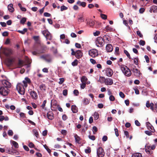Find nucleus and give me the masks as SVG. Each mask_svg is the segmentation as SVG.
Listing matches in <instances>:
<instances>
[{
    "label": "nucleus",
    "mask_w": 157,
    "mask_h": 157,
    "mask_svg": "<svg viewBox=\"0 0 157 157\" xmlns=\"http://www.w3.org/2000/svg\"><path fill=\"white\" fill-rule=\"evenodd\" d=\"M43 34L45 36L47 40H51L52 39L51 35L47 30H44L42 32Z\"/></svg>",
    "instance_id": "nucleus-9"
},
{
    "label": "nucleus",
    "mask_w": 157,
    "mask_h": 157,
    "mask_svg": "<svg viewBox=\"0 0 157 157\" xmlns=\"http://www.w3.org/2000/svg\"><path fill=\"white\" fill-rule=\"evenodd\" d=\"M31 97L33 99L36 100L37 98V95L36 92L34 91H31L30 92Z\"/></svg>",
    "instance_id": "nucleus-12"
},
{
    "label": "nucleus",
    "mask_w": 157,
    "mask_h": 157,
    "mask_svg": "<svg viewBox=\"0 0 157 157\" xmlns=\"http://www.w3.org/2000/svg\"><path fill=\"white\" fill-rule=\"evenodd\" d=\"M84 18L82 17H80L78 18V21L80 23L84 21Z\"/></svg>",
    "instance_id": "nucleus-36"
},
{
    "label": "nucleus",
    "mask_w": 157,
    "mask_h": 157,
    "mask_svg": "<svg viewBox=\"0 0 157 157\" xmlns=\"http://www.w3.org/2000/svg\"><path fill=\"white\" fill-rule=\"evenodd\" d=\"M8 88L4 86L1 87L0 88V94L3 96H6L8 93Z\"/></svg>",
    "instance_id": "nucleus-7"
},
{
    "label": "nucleus",
    "mask_w": 157,
    "mask_h": 157,
    "mask_svg": "<svg viewBox=\"0 0 157 157\" xmlns=\"http://www.w3.org/2000/svg\"><path fill=\"white\" fill-rule=\"evenodd\" d=\"M78 63V60L76 59L72 63V65L73 66H76L77 65Z\"/></svg>",
    "instance_id": "nucleus-38"
},
{
    "label": "nucleus",
    "mask_w": 157,
    "mask_h": 157,
    "mask_svg": "<svg viewBox=\"0 0 157 157\" xmlns=\"http://www.w3.org/2000/svg\"><path fill=\"white\" fill-rule=\"evenodd\" d=\"M104 40L101 37H98L96 39L95 43L96 45L98 47L102 46L104 44Z\"/></svg>",
    "instance_id": "nucleus-4"
},
{
    "label": "nucleus",
    "mask_w": 157,
    "mask_h": 157,
    "mask_svg": "<svg viewBox=\"0 0 157 157\" xmlns=\"http://www.w3.org/2000/svg\"><path fill=\"white\" fill-rule=\"evenodd\" d=\"M26 19L24 17L22 18L20 21V23L23 24H24L25 22L26 21Z\"/></svg>",
    "instance_id": "nucleus-47"
},
{
    "label": "nucleus",
    "mask_w": 157,
    "mask_h": 157,
    "mask_svg": "<svg viewBox=\"0 0 157 157\" xmlns=\"http://www.w3.org/2000/svg\"><path fill=\"white\" fill-rule=\"evenodd\" d=\"M93 116H94V119L95 120H97L99 118V114L96 112H95L94 113Z\"/></svg>",
    "instance_id": "nucleus-35"
},
{
    "label": "nucleus",
    "mask_w": 157,
    "mask_h": 157,
    "mask_svg": "<svg viewBox=\"0 0 157 157\" xmlns=\"http://www.w3.org/2000/svg\"><path fill=\"white\" fill-rule=\"evenodd\" d=\"M145 9L143 8H140L139 10V13H142L144 11Z\"/></svg>",
    "instance_id": "nucleus-64"
},
{
    "label": "nucleus",
    "mask_w": 157,
    "mask_h": 157,
    "mask_svg": "<svg viewBox=\"0 0 157 157\" xmlns=\"http://www.w3.org/2000/svg\"><path fill=\"white\" fill-rule=\"evenodd\" d=\"M109 99L110 101H113L115 100V98L113 95H110L109 97Z\"/></svg>",
    "instance_id": "nucleus-60"
},
{
    "label": "nucleus",
    "mask_w": 157,
    "mask_h": 157,
    "mask_svg": "<svg viewBox=\"0 0 157 157\" xmlns=\"http://www.w3.org/2000/svg\"><path fill=\"white\" fill-rule=\"evenodd\" d=\"M63 95L64 96H66L67 94V90L66 89H65L63 90Z\"/></svg>",
    "instance_id": "nucleus-55"
},
{
    "label": "nucleus",
    "mask_w": 157,
    "mask_h": 157,
    "mask_svg": "<svg viewBox=\"0 0 157 157\" xmlns=\"http://www.w3.org/2000/svg\"><path fill=\"white\" fill-rule=\"evenodd\" d=\"M75 142L78 143H79V142L80 140V138L77 134H75L74 136Z\"/></svg>",
    "instance_id": "nucleus-32"
},
{
    "label": "nucleus",
    "mask_w": 157,
    "mask_h": 157,
    "mask_svg": "<svg viewBox=\"0 0 157 157\" xmlns=\"http://www.w3.org/2000/svg\"><path fill=\"white\" fill-rule=\"evenodd\" d=\"M31 82V80L28 77H26L25 79L23 81V83L25 88H26L28 86V84H30Z\"/></svg>",
    "instance_id": "nucleus-10"
},
{
    "label": "nucleus",
    "mask_w": 157,
    "mask_h": 157,
    "mask_svg": "<svg viewBox=\"0 0 157 157\" xmlns=\"http://www.w3.org/2000/svg\"><path fill=\"white\" fill-rule=\"evenodd\" d=\"M134 63L135 64L137 65L138 64V59L136 58H134Z\"/></svg>",
    "instance_id": "nucleus-56"
},
{
    "label": "nucleus",
    "mask_w": 157,
    "mask_h": 157,
    "mask_svg": "<svg viewBox=\"0 0 157 157\" xmlns=\"http://www.w3.org/2000/svg\"><path fill=\"white\" fill-rule=\"evenodd\" d=\"M105 78L103 77L100 76L99 77V79L98 80V81L100 82V83H105Z\"/></svg>",
    "instance_id": "nucleus-31"
},
{
    "label": "nucleus",
    "mask_w": 157,
    "mask_h": 157,
    "mask_svg": "<svg viewBox=\"0 0 157 157\" xmlns=\"http://www.w3.org/2000/svg\"><path fill=\"white\" fill-rule=\"evenodd\" d=\"M47 116L48 118L50 120H52L53 118V113L52 112H49L47 114Z\"/></svg>",
    "instance_id": "nucleus-21"
},
{
    "label": "nucleus",
    "mask_w": 157,
    "mask_h": 157,
    "mask_svg": "<svg viewBox=\"0 0 157 157\" xmlns=\"http://www.w3.org/2000/svg\"><path fill=\"white\" fill-rule=\"evenodd\" d=\"M139 44L140 45L144 46L145 44V41L142 40H140L139 42Z\"/></svg>",
    "instance_id": "nucleus-53"
},
{
    "label": "nucleus",
    "mask_w": 157,
    "mask_h": 157,
    "mask_svg": "<svg viewBox=\"0 0 157 157\" xmlns=\"http://www.w3.org/2000/svg\"><path fill=\"white\" fill-rule=\"evenodd\" d=\"M33 132L34 134V135H35V136L37 137L38 136V133L37 130L36 129H33Z\"/></svg>",
    "instance_id": "nucleus-39"
},
{
    "label": "nucleus",
    "mask_w": 157,
    "mask_h": 157,
    "mask_svg": "<svg viewBox=\"0 0 157 157\" xmlns=\"http://www.w3.org/2000/svg\"><path fill=\"white\" fill-rule=\"evenodd\" d=\"M2 84L4 87H6L7 88L10 87L11 86V84L8 81L6 80H4L2 81Z\"/></svg>",
    "instance_id": "nucleus-14"
},
{
    "label": "nucleus",
    "mask_w": 157,
    "mask_h": 157,
    "mask_svg": "<svg viewBox=\"0 0 157 157\" xmlns=\"http://www.w3.org/2000/svg\"><path fill=\"white\" fill-rule=\"evenodd\" d=\"M44 147L49 153L51 152L50 149L48 148V147L46 144L44 145Z\"/></svg>",
    "instance_id": "nucleus-46"
},
{
    "label": "nucleus",
    "mask_w": 157,
    "mask_h": 157,
    "mask_svg": "<svg viewBox=\"0 0 157 157\" xmlns=\"http://www.w3.org/2000/svg\"><path fill=\"white\" fill-rule=\"evenodd\" d=\"M10 142L13 144L14 147L16 148H18L19 147L18 144L14 141L11 140Z\"/></svg>",
    "instance_id": "nucleus-28"
},
{
    "label": "nucleus",
    "mask_w": 157,
    "mask_h": 157,
    "mask_svg": "<svg viewBox=\"0 0 157 157\" xmlns=\"http://www.w3.org/2000/svg\"><path fill=\"white\" fill-rule=\"evenodd\" d=\"M146 125L147 128L148 130H149L150 131H153V127L151 126V124H150L149 122H147Z\"/></svg>",
    "instance_id": "nucleus-27"
},
{
    "label": "nucleus",
    "mask_w": 157,
    "mask_h": 157,
    "mask_svg": "<svg viewBox=\"0 0 157 157\" xmlns=\"http://www.w3.org/2000/svg\"><path fill=\"white\" fill-rule=\"evenodd\" d=\"M105 83L107 85H111L113 83V80L111 78H106L105 80Z\"/></svg>",
    "instance_id": "nucleus-11"
},
{
    "label": "nucleus",
    "mask_w": 157,
    "mask_h": 157,
    "mask_svg": "<svg viewBox=\"0 0 157 157\" xmlns=\"http://www.w3.org/2000/svg\"><path fill=\"white\" fill-rule=\"evenodd\" d=\"M137 34L140 37H143L142 34L139 31H137L136 32Z\"/></svg>",
    "instance_id": "nucleus-62"
},
{
    "label": "nucleus",
    "mask_w": 157,
    "mask_h": 157,
    "mask_svg": "<svg viewBox=\"0 0 157 157\" xmlns=\"http://www.w3.org/2000/svg\"><path fill=\"white\" fill-rule=\"evenodd\" d=\"M106 49L107 52H111L113 50V48L112 45L110 44H107L106 47Z\"/></svg>",
    "instance_id": "nucleus-18"
},
{
    "label": "nucleus",
    "mask_w": 157,
    "mask_h": 157,
    "mask_svg": "<svg viewBox=\"0 0 157 157\" xmlns=\"http://www.w3.org/2000/svg\"><path fill=\"white\" fill-rule=\"evenodd\" d=\"M59 84H62L64 81V78H61L59 79Z\"/></svg>",
    "instance_id": "nucleus-45"
},
{
    "label": "nucleus",
    "mask_w": 157,
    "mask_h": 157,
    "mask_svg": "<svg viewBox=\"0 0 157 157\" xmlns=\"http://www.w3.org/2000/svg\"><path fill=\"white\" fill-rule=\"evenodd\" d=\"M88 137L90 139L92 140H94L95 139V137L94 136L89 135Z\"/></svg>",
    "instance_id": "nucleus-52"
},
{
    "label": "nucleus",
    "mask_w": 157,
    "mask_h": 157,
    "mask_svg": "<svg viewBox=\"0 0 157 157\" xmlns=\"http://www.w3.org/2000/svg\"><path fill=\"white\" fill-rule=\"evenodd\" d=\"M87 24L90 27H93L94 25V22L93 21L90 20L87 22Z\"/></svg>",
    "instance_id": "nucleus-29"
},
{
    "label": "nucleus",
    "mask_w": 157,
    "mask_h": 157,
    "mask_svg": "<svg viewBox=\"0 0 157 157\" xmlns=\"http://www.w3.org/2000/svg\"><path fill=\"white\" fill-rule=\"evenodd\" d=\"M86 83H82L80 84V85L81 88L82 89H84L86 87Z\"/></svg>",
    "instance_id": "nucleus-51"
},
{
    "label": "nucleus",
    "mask_w": 157,
    "mask_h": 157,
    "mask_svg": "<svg viewBox=\"0 0 157 157\" xmlns=\"http://www.w3.org/2000/svg\"><path fill=\"white\" fill-rule=\"evenodd\" d=\"M89 54L92 57L95 58L98 56V51L96 49H92L89 51Z\"/></svg>",
    "instance_id": "nucleus-6"
},
{
    "label": "nucleus",
    "mask_w": 157,
    "mask_h": 157,
    "mask_svg": "<svg viewBox=\"0 0 157 157\" xmlns=\"http://www.w3.org/2000/svg\"><path fill=\"white\" fill-rule=\"evenodd\" d=\"M83 102L85 105H87L89 103V101L87 98H85L83 101Z\"/></svg>",
    "instance_id": "nucleus-49"
},
{
    "label": "nucleus",
    "mask_w": 157,
    "mask_h": 157,
    "mask_svg": "<svg viewBox=\"0 0 157 157\" xmlns=\"http://www.w3.org/2000/svg\"><path fill=\"white\" fill-rule=\"evenodd\" d=\"M92 130L93 133L95 134V132H96L98 131V128L96 126H93L92 128Z\"/></svg>",
    "instance_id": "nucleus-44"
},
{
    "label": "nucleus",
    "mask_w": 157,
    "mask_h": 157,
    "mask_svg": "<svg viewBox=\"0 0 157 157\" xmlns=\"http://www.w3.org/2000/svg\"><path fill=\"white\" fill-rule=\"evenodd\" d=\"M144 58L147 63H149L150 62L148 56L147 55L144 56Z\"/></svg>",
    "instance_id": "nucleus-50"
},
{
    "label": "nucleus",
    "mask_w": 157,
    "mask_h": 157,
    "mask_svg": "<svg viewBox=\"0 0 157 157\" xmlns=\"http://www.w3.org/2000/svg\"><path fill=\"white\" fill-rule=\"evenodd\" d=\"M34 40L36 41H38L39 40V36H35L33 37Z\"/></svg>",
    "instance_id": "nucleus-63"
},
{
    "label": "nucleus",
    "mask_w": 157,
    "mask_h": 157,
    "mask_svg": "<svg viewBox=\"0 0 157 157\" xmlns=\"http://www.w3.org/2000/svg\"><path fill=\"white\" fill-rule=\"evenodd\" d=\"M124 52L129 59H131V57H130L129 54L127 50H124Z\"/></svg>",
    "instance_id": "nucleus-40"
},
{
    "label": "nucleus",
    "mask_w": 157,
    "mask_h": 157,
    "mask_svg": "<svg viewBox=\"0 0 157 157\" xmlns=\"http://www.w3.org/2000/svg\"><path fill=\"white\" fill-rule=\"evenodd\" d=\"M77 4L84 7L86 6V3L85 2H81L80 1H78L77 2Z\"/></svg>",
    "instance_id": "nucleus-23"
},
{
    "label": "nucleus",
    "mask_w": 157,
    "mask_h": 157,
    "mask_svg": "<svg viewBox=\"0 0 157 157\" xmlns=\"http://www.w3.org/2000/svg\"><path fill=\"white\" fill-rule=\"evenodd\" d=\"M25 88L24 86L21 83H19L17 85V89L19 94L23 95L25 93Z\"/></svg>",
    "instance_id": "nucleus-2"
},
{
    "label": "nucleus",
    "mask_w": 157,
    "mask_h": 157,
    "mask_svg": "<svg viewBox=\"0 0 157 157\" xmlns=\"http://www.w3.org/2000/svg\"><path fill=\"white\" fill-rule=\"evenodd\" d=\"M82 56V53L80 50H78L76 52V57L78 58L79 59L81 58Z\"/></svg>",
    "instance_id": "nucleus-15"
},
{
    "label": "nucleus",
    "mask_w": 157,
    "mask_h": 157,
    "mask_svg": "<svg viewBox=\"0 0 157 157\" xmlns=\"http://www.w3.org/2000/svg\"><path fill=\"white\" fill-rule=\"evenodd\" d=\"M132 157H142V155L140 153H136L133 154Z\"/></svg>",
    "instance_id": "nucleus-30"
},
{
    "label": "nucleus",
    "mask_w": 157,
    "mask_h": 157,
    "mask_svg": "<svg viewBox=\"0 0 157 157\" xmlns=\"http://www.w3.org/2000/svg\"><path fill=\"white\" fill-rule=\"evenodd\" d=\"M39 88L40 90L44 92L46 90V87L45 84H42L39 86Z\"/></svg>",
    "instance_id": "nucleus-22"
},
{
    "label": "nucleus",
    "mask_w": 157,
    "mask_h": 157,
    "mask_svg": "<svg viewBox=\"0 0 157 157\" xmlns=\"http://www.w3.org/2000/svg\"><path fill=\"white\" fill-rule=\"evenodd\" d=\"M149 12L150 13L153 12L154 13L157 12V6H151L150 8Z\"/></svg>",
    "instance_id": "nucleus-17"
},
{
    "label": "nucleus",
    "mask_w": 157,
    "mask_h": 157,
    "mask_svg": "<svg viewBox=\"0 0 157 157\" xmlns=\"http://www.w3.org/2000/svg\"><path fill=\"white\" fill-rule=\"evenodd\" d=\"M1 52L7 56H9L13 53L12 50L8 48H2L1 49Z\"/></svg>",
    "instance_id": "nucleus-3"
},
{
    "label": "nucleus",
    "mask_w": 157,
    "mask_h": 157,
    "mask_svg": "<svg viewBox=\"0 0 157 157\" xmlns=\"http://www.w3.org/2000/svg\"><path fill=\"white\" fill-rule=\"evenodd\" d=\"M119 94L120 96L122 98H124L125 97L124 94L122 92H120Z\"/></svg>",
    "instance_id": "nucleus-61"
},
{
    "label": "nucleus",
    "mask_w": 157,
    "mask_h": 157,
    "mask_svg": "<svg viewBox=\"0 0 157 157\" xmlns=\"http://www.w3.org/2000/svg\"><path fill=\"white\" fill-rule=\"evenodd\" d=\"M154 129L153 130V131H145V133L147 135H148L149 136H150L152 135V132H154Z\"/></svg>",
    "instance_id": "nucleus-37"
},
{
    "label": "nucleus",
    "mask_w": 157,
    "mask_h": 157,
    "mask_svg": "<svg viewBox=\"0 0 157 157\" xmlns=\"http://www.w3.org/2000/svg\"><path fill=\"white\" fill-rule=\"evenodd\" d=\"M105 29L106 31H111L112 30V28L109 25L106 26L105 28Z\"/></svg>",
    "instance_id": "nucleus-41"
},
{
    "label": "nucleus",
    "mask_w": 157,
    "mask_h": 157,
    "mask_svg": "<svg viewBox=\"0 0 157 157\" xmlns=\"http://www.w3.org/2000/svg\"><path fill=\"white\" fill-rule=\"evenodd\" d=\"M8 133L9 136H12L13 134V132L12 130H9Z\"/></svg>",
    "instance_id": "nucleus-58"
},
{
    "label": "nucleus",
    "mask_w": 157,
    "mask_h": 157,
    "mask_svg": "<svg viewBox=\"0 0 157 157\" xmlns=\"http://www.w3.org/2000/svg\"><path fill=\"white\" fill-rule=\"evenodd\" d=\"M24 62L22 60H19L18 62V67H22L23 64Z\"/></svg>",
    "instance_id": "nucleus-34"
},
{
    "label": "nucleus",
    "mask_w": 157,
    "mask_h": 157,
    "mask_svg": "<svg viewBox=\"0 0 157 157\" xmlns=\"http://www.w3.org/2000/svg\"><path fill=\"white\" fill-rule=\"evenodd\" d=\"M67 7L64 5L60 7V10L61 11L67 10Z\"/></svg>",
    "instance_id": "nucleus-42"
},
{
    "label": "nucleus",
    "mask_w": 157,
    "mask_h": 157,
    "mask_svg": "<svg viewBox=\"0 0 157 157\" xmlns=\"http://www.w3.org/2000/svg\"><path fill=\"white\" fill-rule=\"evenodd\" d=\"M9 10L11 12H13L14 11V9L13 7V5L12 4H10L8 6Z\"/></svg>",
    "instance_id": "nucleus-24"
},
{
    "label": "nucleus",
    "mask_w": 157,
    "mask_h": 157,
    "mask_svg": "<svg viewBox=\"0 0 157 157\" xmlns=\"http://www.w3.org/2000/svg\"><path fill=\"white\" fill-rule=\"evenodd\" d=\"M97 154L98 157H103L105 155V152L102 147H99L97 151Z\"/></svg>",
    "instance_id": "nucleus-8"
},
{
    "label": "nucleus",
    "mask_w": 157,
    "mask_h": 157,
    "mask_svg": "<svg viewBox=\"0 0 157 157\" xmlns=\"http://www.w3.org/2000/svg\"><path fill=\"white\" fill-rule=\"evenodd\" d=\"M101 16L102 19L104 20L106 19H107V16L106 15L103 14H101Z\"/></svg>",
    "instance_id": "nucleus-54"
},
{
    "label": "nucleus",
    "mask_w": 157,
    "mask_h": 157,
    "mask_svg": "<svg viewBox=\"0 0 157 157\" xmlns=\"http://www.w3.org/2000/svg\"><path fill=\"white\" fill-rule=\"evenodd\" d=\"M132 70L136 76H139L141 74L140 71L137 69L133 68Z\"/></svg>",
    "instance_id": "nucleus-13"
},
{
    "label": "nucleus",
    "mask_w": 157,
    "mask_h": 157,
    "mask_svg": "<svg viewBox=\"0 0 157 157\" xmlns=\"http://www.w3.org/2000/svg\"><path fill=\"white\" fill-rule=\"evenodd\" d=\"M145 150L148 154L151 155L152 153V151H151L150 146H146L145 147Z\"/></svg>",
    "instance_id": "nucleus-16"
},
{
    "label": "nucleus",
    "mask_w": 157,
    "mask_h": 157,
    "mask_svg": "<svg viewBox=\"0 0 157 157\" xmlns=\"http://www.w3.org/2000/svg\"><path fill=\"white\" fill-rule=\"evenodd\" d=\"M40 58L44 59L48 63H51L52 62L53 59L52 56L49 54L42 56H40Z\"/></svg>",
    "instance_id": "nucleus-5"
},
{
    "label": "nucleus",
    "mask_w": 157,
    "mask_h": 157,
    "mask_svg": "<svg viewBox=\"0 0 157 157\" xmlns=\"http://www.w3.org/2000/svg\"><path fill=\"white\" fill-rule=\"evenodd\" d=\"M113 74V71L112 70L108 68L106 70V75L108 77H111Z\"/></svg>",
    "instance_id": "nucleus-19"
},
{
    "label": "nucleus",
    "mask_w": 157,
    "mask_h": 157,
    "mask_svg": "<svg viewBox=\"0 0 157 157\" xmlns=\"http://www.w3.org/2000/svg\"><path fill=\"white\" fill-rule=\"evenodd\" d=\"M103 39L104 40H107L108 41H109V38L108 35H105L103 37Z\"/></svg>",
    "instance_id": "nucleus-57"
},
{
    "label": "nucleus",
    "mask_w": 157,
    "mask_h": 157,
    "mask_svg": "<svg viewBox=\"0 0 157 157\" xmlns=\"http://www.w3.org/2000/svg\"><path fill=\"white\" fill-rule=\"evenodd\" d=\"M91 148L90 147H88L85 150V152L86 153H90L91 152Z\"/></svg>",
    "instance_id": "nucleus-43"
},
{
    "label": "nucleus",
    "mask_w": 157,
    "mask_h": 157,
    "mask_svg": "<svg viewBox=\"0 0 157 157\" xmlns=\"http://www.w3.org/2000/svg\"><path fill=\"white\" fill-rule=\"evenodd\" d=\"M27 29L26 28H24L22 30H18L17 32L19 33H21L22 34H24L27 31Z\"/></svg>",
    "instance_id": "nucleus-33"
},
{
    "label": "nucleus",
    "mask_w": 157,
    "mask_h": 157,
    "mask_svg": "<svg viewBox=\"0 0 157 157\" xmlns=\"http://www.w3.org/2000/svg\"><path fill=\"white\" fill-rule=\"evenodd\" d=\"M71 109L74 113H76L78 111V108L75 105H72Z\"/></svg>",
    "instance_id": "nucleus-20"
},
{
    "label": "nucleus",
    "mask_w": 157,
    "mask_h": 157,
    "mask_svg": "<svg viewBox=\"0 0 157 157\" xmlns=\"http://www.w3.org/2000/svg\"><path fill=\"white\" fill-rule=\"evenodd\" d=\"M121 69L124 74L126 76L129 77L132 75V72L130 69L126 66L122 65L121 67Z\"/></svg>",
    "instance_id": "nucleus-1"
},
{
    "label": "nucleus",
    "mask_w": 157,
    "mask_h": 157,
    "mask_svg": "<svg viewBox=\"0 0 157 157\" xmlns=\"http://www.w3.org/2000/svg\"><path fill=\"white\" fill-rule=\"evenodd\" d=\"M88 79L86 76H83L82 77L81 79V81L82 83L86 84V82Z\"/></svg>",
    "instance_id": "nucleus-25"
},
{
    "label": "nucleus",
    "mask_w": 157,
    "mask_h": 157,
    "mask_svg": "<svg viewBox=\"0 0 157 157\" xmlns=\"http://www.w3.org/2000/svg\"><path fill=\"white\" fill-rule=\"evenodd\" d=\"M47 102V101L46 100H45L43 101V103L41 106V107L43 109H45V104Z\"/></svg>",
    "instance_id": "nucleus-48"
},
{
    "label": "nucleus",
    "mask_w": 157,
    "mask_h": 157,
    "mask_svg": "<svg viewBox=\"0 0 157 157\" xmlns=\"http://www.w3.org/2000/svg\"><path fill=\"white\" fill-rule=\"evenodd\" d=\"M5 151L7 153L10 154H12L13 153L12 150L9 147H6L5 148Z\"/></svg>",
    "instance_id": "nucleus-26"
},
{
    "label": "nucleus",
    "mask_w": 157,
    "mask_h": 157,
    "mask_svg": "<svg viewBox=\"0 0 157 157\" xmlns=\"http://www.w3.org/2000/svg\"><path fill=\"white\" fill-rule=\"evenodd\" d=\"M87 127L86 126L85 128H82L81 130H80L79 131H80L81 132H85L87 130Z\"/></svg>",
    "instance_id": "nucleus-59"
}]
</instances>
